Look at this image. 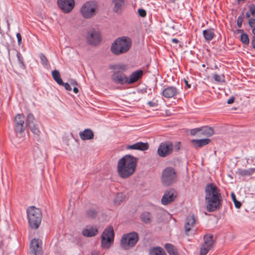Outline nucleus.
<instances>
[{
	"instance_id": "1",
	"label": "nucleus",
	"mask_w": 255,
	"mask_h": 255,
	"mask_svg": "<svg viewBox=\"0 0 255 255\" xmlns=\"http://www.w3.org/2000/svg\"><path fill=\"white\" fill-rule=\"evenodd\" d=\"M205 199L208 212H214L220 209L223 200L219 189L214 183L206 186Z\"/></svg>"
},
{
	"instance_id": "2",
	"label": "nucleus",
	"mask_w": 255,
	"mask_h": 255,
	"mask_svg": "<svg viewBox=\"0 0 255 255\" xmlns=\"http://www.w3.org/2000/svg\"><path fill=\"white\" fill-rule=\"evenodd\" d=\"M137 159L130 155H126L119 159L117 165V172L122 178L126 179L132 175L135 171Z\"/></svg>"
},
{
	"instance_id": "3",
	"label": "nucleus",
	"mask_w": 255,
	"mask_h": 255,
	"mask_svg": "<svg viewBox=\"0 0 255 255\" xmlns=\"http://www.w3.org/2000/svg\"><path fill=\"white\" fill-rule=\"evenodd\" d=\"M109 68L112 70L111 79L114 83L121 85H128V76L125 74L128 69L127 65L118 63L111 65Z\"/></svg>"
},
{
	"instance_id": "4",
	"label": "nucleus",
	"mask_w": 255,
	"mask_h": 255,
	"mask_svg": "<svg viewBox=\"0 0 255 255\" xmlns=\"http://www.w3.org/2000/svg\"><path fill=\"white\" fill-rule=\"evenodd\" d=\"M132 41L128 36H122L116 39L111 46V51L115 55L127 53L131 48Z\"/></svg>"
},
{
	"instance_id": "5",
	"label": "nucleus",
	"mask_w": 255,
	"mask_h": 255,
	"mask_svg": "<svg viewBox=\"0 0 255 255\" xmlns=\"http://www.w3.org/2000/svg\"><path fill=\"white\" fill-rule=\"evenodd\" d=\"M26 213L30 228L33 229H38L41 224L42 219L41 210L35 206H31L27 209Z\"/></svg>"
},
{
	"instance_id": "6",
	"label": "nucleus",
	"mask_w": 255,
	"mask_h": 255,
	"mask_svg": "<svg viewBox=\"0 0 255 255\" xmlns=\"http://www.w3.org/2000/svg\"><path fill=\"white\" fill-rule=\"evenodd\" d=\"M177 175L175 169L171 166L166 167L162 172L161 180L163 185L169 186L176 182Z\"/></svg>"
},
{
	"instance_id": "7",
	"label": "nucleus",
	"mask_w": 255,
	"mask_h": 255,
	"mask_svg": "<svg viewBox=\"0 0 255 255\" xmlns=\"http://www.w3.org/2000/svg\"><path fill=\"white\" fill-rule=\"evenodd\" d=\"M138 239V234L135 232L125 234L121 238V246L125 250H129L135 245Z\"/></svg>"
},
{
	"instance_id": "8",
	"label": "nucleus",
	"mask_w": 255,
	"mask_h": 255,
	"mask_svg": "<svg viewBox=\"0 0 255 255\" xmlns=\"http://www.w3.org/2000/svg\"><path fill=\"white\" fill-rule=\"evenodd\" d=\"M97 5L95 1H88L83 4L80 9L82 16L90 18L96 14Z\"/></svg>"
},
{
	"instance_id": "9",
	"label": "nucleus",
	"mask_w": 255,
	"mask_h": 255,
	"mask_svg": "<svg viewBox=\"0 0 255 255\" xmlns=\"http://www.w3.org/2000/svg\"><path fill=\"white\" fill-rule=\"evenodd\" d=\"M114 238V232L113 228L112 226H109L105 229L102 235L101 243L103 248L105 249L109 248L113 243Z\"/></svg>"
},
{
	"instance_id": "10",
	"label": "nucleus",
	"mask_w": 255,
	"mask_h": 255,
	"mask_svg": "<svg viewBox=\"0 0 255 255\" xmlns=\"http://www.w3.org/2000/svg\"><path fill=\"white\" fill-rule=\"evenodd\" d=\"M174 151L173 143L169 140L161 142L158 147L157 153L159 156L165 157L171 155Z\"/></svg>"
},
{
	"instance_id": "11",
	"label": "nucleus",
	"mask_w": 255,
	"mask_h": 255,
	"mask_svg": "<svg viewBox=\"0 0 255 255\" xmlns=\"http://www.w3.org/2000/svg\"><path fill=\"white\" fill-rule=\"evenodd\" d=\"M213 236L207 234L204 236V243L200 249V255H206L213 247Z\"/></svg>"
},
{
	"instance_id": "12",
	"label": "nucleus",
	"mask_w": 255,
	"mask_h": 255,
	"mask_svg": "<svg viewBox=\"0 0 255 255\" xmlns=\"http://www.w3.org/2000/svg\"><path fill=\"white\" fill-rule=\"evenodd\" d=\"M86 37L88 43L93 46H96L101 41V34L99 31L93 29L87 32Z\"/></svg>"
},
{
	"instance_id": "13",
	"label": "nucleus",
	"mask_w": 255,
	"mask_h": 255,
	"mask_svg": "<svg viewBox=\"0 0 255 255\" xmlns=\"http://www.w3.org/2000/svg\"><path fill=\"white\" fill-rule=\"evenodd\" d=\"M42 241L38 239H33L30 243V253L34 255H42Z\"/></svg>"
},
{
	"instance_id": "14",
	"label": "nucleus",
	"mask_w": 255,
	"mask_h": 255,
	"mask_svg": "<svg viewBox=\"0 0 255 255\" xmlns=\"http://www.w3.org/2000/svg\"><path fill=\"white\" fill-rule=\"evenodd\" d=\"M180 94L179 90L175 86H168L164 88L161 95L166 99L175 98Z\"/></svg>"
},
{
	"instance_id": "15",
	"label": "nucleus",
	"mask_w": 255,
	"mask_h": 255,
	"mask_svg": "<svg viewBox=\"0 0 255 255\" xmlns=\"http://www.w3.org/2000/svg\"><path fill=\"white\" fill-rule=\"evenodd\" d=\"M177 193L173 189H171L165 192L161 199V203L162 205H166L174 201L176 198Z\"/></svg>"
},
{
	"instance_id": "16",
	"label": "nucleus",
	"mask_w": 255,
	"mask_h": 255,
	"mask_svg": "<svg viewBox=\"0 0 255 255\" xmlns=\"http://www.w3.org/2000/svg\"><path fill=\"white\" fill-rule=\"evenodd\" d=\"M57 4L63 12L68 13L74 8L75 1L74 0H58Z\"/></svg>"
},
{
	"instance_id": "17",
	"label": "nucleus",
	"mask_w": 255,
	"mask_h": 255,
	"mask_svg": "<svg viewBox=\"0 0 255 255\" xmlns=\"http://www.w3.org/2000/svg\"><path fill=\"white\" fill-rule=\"evenodd\" d=\"M192 135H197V136L210 137L214 134L213 128H193L190 130Z\"/></svg>"
},
{
	"instance_id": "18",
	"label": "nucleus",
	"mask_w": 255,
	"mask_h": 255,
	"mask_svg": "<svg viewBox=\"0 0 255 255\" xmlns=\"http://www.w3.org/2000/svg\"><path fill=\"white\" fill-rule=\"evenodd\" d=\"M143 75V71L141 69L133 72L128 77V85L133 84L140 79Z\"/></svg>"
},
{
	"instance_id": "19",
	"label": "nucleus",
	"mask_w": 255,
	"mask_h": 255,
	"mask_svg": "<svg viewBox=\"0 0 255 255\" xmlns=\"http://www.w3.org/2000/svg\"><path fill=\"white\" fill-rule=\"evenodd\" d=\"M195 217L194 215H189L186 218L185 224V232L187 235H188V232L195 224Z\"/></svg>"
},
{
	"instance_id": "20",
	"label": "nucleus",
	"mask_w": 255,
	"mask_h": 255,
	"mask_svg": "<svg viewBox=\"0 0 255 255\" xmlns=\"http://www.w3.org/2000/svg\"><path fill=\"white\" fill-rule=\"evenodd\" d=\"M128 148L129 149L145 151L149 148V144L147 142H138L132 145H128Z\"/></svg>"
},
{
	"instance_id": "21",
	"label": "nucleus",
	"mask_w": 255,
	"mask_h": 255,
	"mask_svg": "<svg viewBox=\"0 0 255 255\" xmlns=\"http://www.w3.org/2000/svg\"><path fill=\"white\" fill-rule=\"evenodd\" d=\"M98 231L96 227H87L82 231V235L84 237H92L96 236L98 234Z\"/></svg>"
},
{
	"instance_id": "22",
	"label": "nucleus",
	"mask_w": 255,
	"mask_h": 255,
	"mask_svg": "<svg viewBox=\"0 0 255 255\" xmlns=\"http://www.w3.org/2000/svg\"><path fill=\"white\" fill-rule=\"evenodd\" d=\"M114 4L113 11L118 14L122 12L123 7L125 5L124 0H111Z\"/></svg>"
},
{
	"instance_id": "23",
	"label": "nucleus",
	"mask_w": 255,
	"mask_h": 255,
	"mask_svg": "<svg viewBox=\"0 0 255 255\" xmlns=\"http://www.w3.org/2000/svg\"><path fill=\"white\" fill-rule=\"evenodd\" d=\"M79 135L80 138L83 140H89L93 138L94 133L89 128H85L83 131L80 132Z\"/></svg>"
},
{
	"instance_id": "24",
	"label": "nucleus",
	"mask_w": 255,
	"mask_h": 255,
	"mask_svg": "<svg viewBox=\"0 0 255 255\" xmlns=\"http://www.w3.org/2000/svg\"><path fill=\"white\" fill-rule=\"evenodd\" d=\"M210 139L208 138L201 139H192L191 142L196 147H201L209 143Z\"/></svg>"
},
{
	"instance_id": "25",
	"label": "nucleus",
	"mask_w": 255,
	"mask_h": 255,
	"mask_svg": "<svg viewBox=\"0 0 255 255\" xmlns=\"http://www.w3.org/2000/svg\"><path fill=\"white\" fill-rule=\"evenodd\" d=\"M140 220L145 224H150L152 222L151 214L147 211L142 212L140 216Z\"/></svg>"
},
{
	"instance_id": "26",
	"label": "nucleus",
	"mask_w": 255,
	"mask_h": 255,
	"mask_svg": "<svg viewBox=\"0 0 255 255\" xmlns=\"http://www.w3.org/2000/svg\"><path fill=\"white\" fill-rule=\"evenodd\" d=\"M203 35L206 41H211L215 35L214 32V29L209 28L204 30L203 31Z\"/></svg>"
},
{
	"instance_id": "27",
	"label": "nucleus",
	"mask_w": 255,
	"mask_h": 255,
	"mask_svg": "<svg viewBox=\"0 0 255 255\" xmlns=\"http://www.w3.org/2000/svg\"><path fill=\"white\" fill-rule=\"evenodd\" d=\"M25 121V128H35V119L33 115L29 113L26 118Z\"/></svg>"
},
{
	"instance_id": "28",
	"label": "nucleus",
	"mask_w": 255,
	"mask_h": 255,
	"mask_svg": "<svg viewBox=\"0 0 255 255\" xmlns=\"http://www.w3.org/2000/svg\"><path fill=\"white\" fill-rule=\"evenodd\" d=\"M255 172V168H251L248 169H238L236 174L241 176H246L252 175Z\"/></svg>"
},
{
	"instance_id": "29",
	"label": "nucleus",
	"mask_w": 255,
	"mask_h": 255,
	"mask_svg": "<svg viewBox=\"0 0 255 255\" xmlns=\"http://www.w3.org/2000/svg\"><path fill=\"white\" fill-rule=\"evenodd\" d=\"M25 116L23 114H17L14 119L16 127H20L23 128V125L25 123Z\"/></svg>"
},
{
	"instance_id": "30",
	"label": "nucleus",
	"mask_w": 255,
	"mask_h": 255,
	"mask_svg": "<svg viewBox=\"0 0 255 255\" xmlns=\"http://www.w3.org/2000/svg\"><path fill=\"white\" fill-rule=\"evenodd\" d=\"M150 255H166L164 250L160 247L151 248L149 250Z\"/></svg>"
},
{
	"instance_id": "31",
	"label": "nucleus",
	"mask_w": 255,
	"mask_h": 255,
	"mask_svg": "<svg viewBox=\"0 0 255 255\" xmlns=\"http://www.w3.org/2000/svg\"><path fill=\"white\" fill-rule=\"evenodd\" d=\"M169 255H178L177 249L170 244H166L164 246Z\"/></svg>"
},
{
	"instance_id": "32",
	"label": "nucleus",
	"mask_w": 255,
	"mask_h": 255,
	"mask_svg": "<svg viewBox=\"0 0 255 255\" xmlns=\"http://www.w3.org/2000/svg\"><path fill=\"white\" fill-rule=\"evenodd\" d=\"M52 76L54 81H56L58 85L62 84L63 80L61 79L60 73L58 70H53L52 72Z\"/></svg>"
},
{
	"instance_id": "33",
	"label": "nucleus",
	"mask_w": 255,
	"mask_h": 255,
	"mask_svg": "<svg viewBox=\"0 0 255 255\" xmlns=\"http://www.w3.org/2000/svg\"><path fill=\"white\" fill-rule=\"evenodd\" d=\"M125 198V197L122 193H119L114 199V202L117 205H120L124 200Z\"/></svg>"
},
{
	"instance_id": "34",
	"label": "nucleus",
	"mask_w": 255,
	"mask_h": 255,
	"mask_svg": "<svg viewBox=\"0 0 255 255\" xmlns=\"http://www.w3.org/2000/svg\"><path fill=\"white\" fill-rule=\"evenodd\" d=\"M214 80L218 83H225V77L224 74L218 75L217 74H214L213 75Z\"/></svg>"
},
{
	"instance_id": "35",
	"label": "nucleus",
	"mask_w": 255,
	"mask_h": 255,
	"mask_svg": "<svg viewBox=\"0 0 255 255\" xmlns=\"http://www.w3.org/2000/svg\"><path fill=\"white\" fill-rule=\"evenodd\" d=\"M16 56L20 68L24 69L25 68V65L23 62V58L20 52H17Z\"/></svg>"
},
{
	"instance_id": "36",
	"label": "nucleus",
	"mask_w": 255,
	"mask_h": 255,
	"mask_svg": "<svg viewBox=\"0 0 255 255\" xmlns=\"http://www.w3.org/2000/svg\"><path fill=\"white\" fill-rule=\"evenodd\" d=\"M240 40L241 42L245 45H248L250 43L249 36L246 33H242L241 35Z\"/></svg>"
},
{
	"instance_id": "37",
	"label": "nucleus",
	"mask_w": 255,
	"mask_h": 255,
	"mask_svg": "<svg viewBox=\"0 0 255 255\" xmlns=\"http://www.w3.org/2000/svg\"><path fill=\"white\" fill-rule=\"evenodd\" d=\"M249 25L252 28V33L255 36V18H251L249 19Z\"/></svg>"
},
{
	"instance_id": "38",
	"label": "nucleus",
	"mask_w": 255,
	"mask_h": 255,
	"mask_svg": "<svg viewBox=\"0 0 255 255\" xmlns=\"http://www.w3.org/2000/svg\"><path fill=\"white\" fill-rule=\"evenodd\" d=\"M244 12H242L241 14L238 16L237 21V25L239 28H241L242 26V23L244 21Z\"/></svg>"
},
{
	"instance_id": "39",
	"label": "nucleus",
	"mask_w": 255,
	"mask_h": 255,
	"mask_svg": "<svg viewBox=\"0 0 255 255\" xmlns=\"http://www.w3.org/2000/svg\"><path fill=\"white\" fill-rule=\"evenodd\" d=\"M97 212L94 209H90L87 211L86 216L88 218H94L97 216Z\"/></svg>"
},
{
	"instance_id": "40",
	"label": "nucleus",
	"mask_w": 255,
	"mask_h": 255,
	"mask_svg": "<svg viewBox=\"0 0 255 255\" xmlns=\"http://www.w3.org/2000/svg\"><path fill=\"white\" fill-rule=\"evenodd\" d=\"M40 58L41 61V63L43 65H46L48 64V60L46 57L43 54L40 55Z\"/></svg>"
},
{
	"instance_id": "41",
	"label": "nucleus",
	"mask_w": 255,
	"mask_h": 255,
	"mask_svg": "<svg viewBox=\"0 0 255 255\" xmlns=\"http://www.w3.org/2000/svg\"><path fill=\"white\" fill-rule=\"evenodd\" d=\"M249 8L251 15L255 17V5L254 3L251 4L249 6Z\"/></svg>"
},
{
	"instance_id": "42",
	"label": "nucleus",
	"mask_w": 255,
	"mask_h": 255,
	"mask_svg": "<svg viewBox=\"0 0 255 255\" xmlns=\"http://www.w3.org/2000/svg\"><path fill=\"white\" fill-rule=\"evenodd\" d=\"M138 15L141 17H144L146 15V11L145 9L142 8H139L137 10Z\"/></svg>"
},
{
	"instance_id": "43",
	"label": "nucleus",
	"mask_w": 255,
	"mask_h": 255,
	"mask_svg": "<svg viewBox=\"0 0 255 255\" xmlns=\"http://www.w3.org/2000/svg\"><path fill=\"white\" fill-rule=\"evenodd\" d=\"M173 145L174 150L176 152L179 151L181 147V142L179 141H176L174 144H173Z\"/></svg>"
},
{
	"instance_id": "44",
	"label": "nucleus",
	"mask_w": 255,
	"mask_h": 255,
	"mask_svg": "<svg viewBox=\"0 0 255 255\" xmlns=\"http://www.w3.org/2000/svg\"><path fill=\"white\" fill-rule=\"evenodd\" d=\"M31 132L34 134L35 137H38L40 131L39 128H30Z\"/></svg>"
},
{
	"instance_id": "45",
	"label": "nucleus",
	"mask_w": 255,
	"mask_h": 255,
	"mask_svg": "<svg viewBox=\"0 0 255 255\" xmlns=\"http://www.w3.org/2000/svg\"><path fill=\"white\" fill-rule=\"evenodd\" d=\"M59 85L64 86L67 91H70L72 90L71 87L68 83H64L63 82L62 84H59Z\"/></svg>"
},
{
	"instance_id": "46",
	"label": "nucleus",
	"mask_w": 255,
	"mask_h": 255,
	"mask_svg": "<svg viewBox=\"0 0 255 255\" xmlns=\"http://www.w3.org/2000/svg\"><path fill=\"white\" fill-rule=\"evenodd\" d=\"M147 105L150 107H156L158 106V101H149L147 102Z\"/></svg>"
},
{
	"instance_id": "47",
	"label": "nucleus",
	"mask_w": 255,
	"mask_h": 255,
	"mask_svg": "<svg viewBox=\"0 0 255 255\" xmlns=\"http://www.w3.org/2000/svg\"><path fill=\"white\" fill-rule=\"evenodd\" d=\"M16 38L17 39V43L20 45L22 43V37L20 33H17L16 34Z\"/></svg>"
},
{
	"instance_id": "48",
	"label": "nucleus",
	"mask_w": 255,
	"mask_h": 255,
	"mask_svg": "<svg viewBox=\"0 0 255 255\" xmlns=\"http://www.w3.org/2000/svg\"><path fill=\"white\" fill-rule=\"evenodd\" d=\"M25 128H16L15 132L17 134H19V137L21 136V134L22 133Z\"/></svg>"
},
{
	"instance_id": "49",
	"label": "nucleus",
	"mask_w": 255,
	"mask_h": 255,
	"mask_svg": "<svg viewBox=\"0 0 255 255\" xmlns=\"http://www.w3.org/2000/svg\"><path fill=\"white\" fill-rule=\"evenodd\" d=\"M234 203L235 207L239 209L241 208V207L242 206V204L240 202L237 200V201H235Z\"/></svg>"
},
{
	"instance_id": "50",
	"label": "nucleus",
	"mask_w": 255,
	"mask_h": 255,
	"mask_svg": "<svg viewBox=\"0 0 255 255\" xmlns=\"http://www.w3.org/2000/svg\"><path fill=\"white\" fill-rule=\"evenodd\" d=\"M251 44L252 47L255 49V36L254 35L252 38Z\"/></svg>"
},
{
	"instance_id": "51",
	"label": "nucleus",
	"mask_w": 255,
	"mask_h": 255,
	"mask_svg": "<svg viewBox=\"0 0 255 255\" xmlns=\"http://www.w3.org/2000/svg\"><path fill=\"white\" fill-rule=\"evenodd\" d=\"M235 101V97L232 96L230 98H229L227 101V103L228 104H233Z\"/></svg>"
},
{
	"instance_id": "52",
	"label": "nucleus",
	"mask_w": 255,
	"mask_h": 255,
	"mask_svg": "<svg viewBox=\"0 0 255 255\" xmlns=\"http://www.w3.org/2000/svg\"><path fill=\"white\" fill-rule=\"evenodd\" d=\"M70 84L72 86H74L75 87H76L78 85V83L75 80L72 79L70 81Z\"/></svg>"
},
{
	"instance_id": "53",
	"label": "nucleus",
	"mask_w": 255,
	"mask_h": 255,
	"mask_svg": "<svg viewBox=\"0 0 255 255\" xmlns=\"http://www.w3.org/2000/svg\"><path fill=\"white\" fill-rule=\"evenodd\" d=\"M184 82L185 84H186V86L188 88H191V84H190L188 83V81L186 79H184Z\"/></svg>"
},
{
	"instance_id": "54",
	"label": "nucleus",
	"mask_w": 255,
	"mask_h": 255,
	"mask_svg": "<svg viewBox=\"0 0 255 255\" xmlns=\"http://www.w3.org/2000/svg\"><path fill=\"white\" fill-rule=\"evenodd\" d=\"M231 198L234 202L237 200L236 197V195L234 193H231Z\"/></svg>"
},
{
	"instance_id": "55",
	"label": "nucleus",
	"mask_w": 255,
	"mask_h": 255,
	"mask_svg": "<svg viewBox=\"0 0 255 255\" xmlns=\"http://www.w3.org/2000/svg\"><path fill=\"white\" fill-rule=\"evenodd\" d=\"M171 41L173 42V43H176V44H177L179 42V40L176 39V38H172L171 39Z\"/></svg>"
},
{
	"instance_id": "56",
	"label": "nucleus",
	"mask_w": 255,
	"mask_h": 255,
	"mask_svg": "<svg viewBox=\"0 0 255 255\" xmlns=\"http://www.w3.org/2000/svg\"><path fill=\"white\" fill-rule=\"evenodd\" d=\"M73 91L76 94L78 93L79 92V90L76 87L73 88Z\"/></svg>"
},
{
	"instance_id": "57",
	"label": "nucleus",
	"mask_w": 255,
	"mask_h": 255,
	"mask_svg": "<svg viewBox=\"0 0 255 255\" xmlns=\"http://www.w3.org/2000/svg\"><path fill=\"white\" fill-rule=\"evenodd\" d=\"M3 245H4V244H3V242L2 241H0V249H2V250L3 249Z\"/></svg>"
},
{
	"instance_id": "58",
	"label": "nucleus",
	"mask_w": 255,
	"mask_h": 255,
	"mask_svg": "<svg viewBox=\"0 0 255 255\" xmlns=\"http://www.w3.org/2000/svg\"><path fill=\"white\" fill-rule=\"evenodd\" d=\"M251 14L249 13V12H246V16L247 18H250L251 16Z\"/></svg>"
},
{
	"instance_id": "59",
	"label": "nucleus",
	"mask_w": 255,
	"mask_h": 255,
	"mask_svg": "<svg viewBox=\"0 0 255 255\" xmlns=\"http://www.w3.org/2000/svg\"><path fill=\"white\" fill-rule=\"evenodd\" d=\"M239 33H241V34H242V33H246L244 32V30H243V29H239Z\"/></svg>"
},
{
	"instance_id": "60",
	"label": "nucleus",
	"mask_w": 255,
	"mask_h": 255,
	"mask_svg": "<svg viewBox=\"0 0 255 255\" xmlns=\"http://www.w3.org/2000/svg\"><path fill=\"white\" fill-rule=\"evenodd\" d=\"M235 34H238L239 33V29H236L235 31V32H234Z\"/></svg>"
},
{
	"instance_id": "61",
	"label": "nucleus",
	"mask_w": 255,
	"mask_h": 255,
	"mask_svg": "<svg viewBox=\"0 0 255 255\" xmlns=\"http://www.w3.org/2000/svg\"><path fill=\"white\" fill-rule=\"evenodd\" d=\"M200 128H211V127L210 126H202Z\"/></svg>"
},
{
	"instance_id": "62",
	"label": "nucleus",
	"mask_w": 255,
	"mask_h": 255,
	"mask_svg": "<svg viewBox=\"0 0 255 255\" xmlns=\"http://www.w3.org/2000/svg\"><path fill=\"white\" fill-rule=\"evenodd\" d=\"M214 69H218V66H217V65H216V64H215V66H214Z\"/></svg>"
},
{
	"instance_id": "63",
	"label": "nucleus",
	"mask_w": 255,
	"mask_h": 255,
	"mask_svg": "<svg viewBox=\"0 0 255 255\" xmlns=\"http://www.w3.org/2000/svg\"><path fill=\"white\" fill-rule=\"evenodd\" d=\"M142 93H146V89H145L142 90Z\"/></svg>"
},
{
	"instance_id": "64",
	"label": "nucleus",
	"mask_w": 255,
	"mask_h": 255,
	"mask_svg": "<svg viewBox=\"0 0 255 255\" xmlns=\"http://www.w3.org/2000/svg\"><path fill=\"white\" fill-rule=\"evenodd\" d=\"M170 0L171 2H174L176 1V0Z\"/></svg>"
}]
</instances>
